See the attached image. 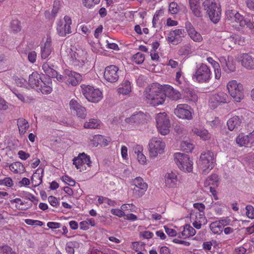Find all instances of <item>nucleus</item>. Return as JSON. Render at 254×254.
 Returning <instances> with one entry per match:
<instances>
[{"label": "nucleus", "instance_id": "obj_12", "mask_svg": "<svg viewBox=\"0 0 254 254\" xmlns=\"http://www.w3.org/2000/svg\"><path fill=\"white\" fill-rule=\"evenodd\" d=\"M91 163L90 156L85 153H79L73 159V164L80 172L89 170L91 167Z\"/></svg>", "mask_w": 254, "mask_h": 254}, {"label": "nucleus", "instance_id": "obj_9", "mask_svg": "<svg viewBox=\"0 0 254 254\" xmlns=\"http://www.w3.org/2000/svg\"><path fill=\"white\" fill-rule=\"evenodd\" d=\"M156 127L159 133L163 135L168 134L170 132L171 124L169 118L166 113H160L155 117Z\"/></svg>", "mask_w": 254, "mask_h": 254}, {"label": "nucleus", "instance_id": "obj_47", "mask_svg": "<svg viewBox=\"0 0 254 254\" xmlns=\"http://www.w3.org/2000/svg\"><path fill=\"white\" fill-rule=\"evenodd\" d=\"M193 144L188 141H183L181 142L180 147L181 149L186 152H190L193 149Z\"/></svg>", "mask_w": 254, "mask_h": 254}, {"label": "nucleus", "instance_id": "obj_42", "mask_svg": "<svg viewBox=\"0 0 254 254\" xmlns=\"http://www.w3.org/2000/svg\"><path fill=\"white\" fill-rule=\"evenodd\" d=\"M118 93L120 94L127 95L131 91L130 82L128 80H126L122 84V86L118 88Z\"/></svg>", "mask_w": 254, "mask_h": 254}, {"label": "nucleus", "instance_id": "obj_39", "mask_svg": "<svg viewBox=\"0 0 254 254\" xmlns=\"http://www.w3.org/2000/svg\"><path fill=\"white\" fill-rule=\"evenodd\" d=\"M45 73L50 78L51 76L56 75L57 71L54 69V65L48 62L45 63L42 66Z\"/></svg>", "mask_w": 254, "mask_h": 254}, {"label": "nucleus", "instance_id": "obj_48", "mask_svg": "<svg viewBox=\"0 0 254 254\" xmlns=\"http://www.w3.org/2000/svg\"><path fill=\"white\" fill-rule=\"evenodd\" d=\"M78 246V243L75 241L69 242L67 243L65 250L68 254H74V248Z\"/></svg>", "mask_w": 254, "mask_h": 254}, {"label": "nucleus", "instance_id": "obj_28", "mask_svg": "<svg viewBox=\"0 0 254 254\" xmlns=\"http://www.w3.org/2000/svg\"><path fill=\"white\" fill-rule=\"evenodd\" d=\"M230 43H231V44H229L228 46L230 48L232 47L233 46L236 44L243 45L245 43V39L241 35L233 34L229 38L225 40L224 44H229Z\"/></svg>", "mask_w": 254, "mask_h": 254}, {"label": "nucleus", "instance_id": "obj_59", "mask_svg": "<svg viewBox=\"0 0 254 254\" xmlns=\"http://www.w3.org/2000/svg\"><path fill=\"white\" fill-rule=\"evenodd\" d=\"M25 223L28 225H38L42 226L43 222L41 221L35 220L31 219H26L24 220Z\"/></svg>", "mask_w": 254, "mask_h": 254}, {"label": "nucleus", "instance_id": "obj_64", "mask_svg": "<svg viewBox=\"0 0 254 254\" xmlns=\"http://www.w3.org/2000/svg\"><path fill=\"white\" fill-rule=\"evenodd\" d=\"M250 147L254 146V129L248 134Z\"/></svg>", "mask_w": 254, "mask_h": 254}, {"label": "nucleus", "instance_id": "obj_57", "mask_svg": "<svg viewBox=\"0 0 254 254\" xmlns=\"http://www.w3.org/2000/svg\"><path fill=\"white\" fill-rule=\"evenodd\" d=\"M193 207L197 210H195L196 212L204 213L205 206L202 203H195L193 204Z\"/></svg>", "mask_w": 254, "mask_h": 254}, {"label": "nucleus", "instance_id": "obj_61", "mask_svg": "<svg viewBox=\"0 0 254 254\" xmlns=\"http://www.w3.org/2000/svg\"><path fill=\"white\" fill-rule=\"evenodd\" d=\"M207 123L213 128L217 127L220 124V120L218 117H215L212 121H207Z\"/></svg>", "mask_w": 254, "mask_h": 254}, {"label": "nucleus", "instance_id": "obj_44", "mask_svg": "<svg viewBox=\"0 0 254 254\" xmlns=\"http://www.w3.org/2000/svg\"><path fill=\"white\" fill-rule=\"evenodd\" d=\"M10 29L11 33L16 34L21 30V22L18 19H13L10 22Z\"/></svg>", "mask_w": 254, "mask_h": 254}, {"label": "nucleus", "instance_id": "obj_50", "mask_svg": "<svg viewBox=\"0 0 254 254\" xmlns=\"http://www.w3.org/2000/svg\"><path fill=\"white\" fill-rule=\"evenodd\" d=\"M13 185V181L10 177H5L3 179H0V186L12 188Z\"/></svg>", "mask_w": 254, "mask_h": 254}, {"label": "nucleus", "instance_id": "obj_32", "mask_svg": "<svg viewBox=\"0 0 254 254\" xmlns=\"http://www.w3.org/2000/svg\"><path fill=\"white\" fill-rule=\"evenodd\" d=\"M10 202L11 204L15 203L16 208L20 210H26L32 205L31 203H28L18 197L10 200Z\"/></svg>", "mask_w": 254, "mask_h": 254}, {"label": "nucleus", "instance_id": "obj_23", "mask_svg": "<svg viewBox=\"0 0 254 254\" xmlns=\"http://www.w3.org/2000/svg\"><path fill=\"white\" fill-rule=\"evenodd\" d=\"M185 31L182 29H176L171 31L168 36L167 40L174 45H177L182 41Z\"/></svg>", "mask_w": 254, "mask_h": 254}, {"label": "nucleus", "instance_id": "obj_20", "mask_svg": "<svg viewBox=\"0 0 254 254\" xmlns=\"http://www.w3.org/2000/svg\"><path fill=\"white\" fill-rule=\"evenodd\" d=\"M86 53L82 50H77L71 54V61L73 65L82 66L86 60Z\"/></svg>", "mask_w": 254, "mask_h": 254}, {"label": "nucleus", "instance_id": "obj_7", "mask_svg": "<svg viewBox=\"0 0 254 254\" xmlns=\"http://www.w3.org/2000/svg\"><path fill=\"white\" fill-rule=\"evenodd\" d=\"M148 146L150 157L155 158L164 153L166 144L161 138L153 137L150 140Z\"/></svg>", "mask_w": 254, "mask_h": 254}, {"label": "nucleus", "instance_id": "obj_41", "mask_svg": "<svg viewBox=\"0 0 254 254\" xmlns=\"http://www.w3.org/2000/svg\"><path fill=\"white\" fill-rule=\"evenodd\" d=\"M46 83L47 84V86L42 85L41 84L38 89H40L42 93L49 94L53 91L52 79L49 77L46 78Z\"/></svg>", "mask_w": 254, "mask_h": 254}, {"label": "nucleus", "instance_id": "obj_1", "mask_svg": "<svg viewBox=\"0 0 254 254\" xmlns=\"http://www.w3.org/2000/svg\"><path fill=\"white\" fill-rule=\"evenodd\" d=\"M144 95L146 102L153 106L163 104L166 99L162 86L157 83L152 84L151 87L145 91Z\"/></svg>", "mask_w": 254, "mask_h": 254}, {"label": "nucleus", "instance_id": "obj_58", "mask_svg": "<svg viewBox=\"0 0 254 254\" xmlns=\"http://www.w3.org/2000/svg\"><path fill=\"white\" fill-rule=\"evenodd\" d=\"M246 215L251 219L254 218V207L252 205H247L246 207Z\"/></svg>", "mask_w": 254, "mask_h": 254}, {"label": "nucleus", "instance_id": "obj_14", "mask_svg": "<svg viewBox=\"0 0 254 254\" xmlns=\"http://www.w3.org/2000/svg\"><path fill=\"white\" fill-rule=\"evenodd\" d=\"M230 102V99L227 93L220 91L212 94L209 100L210 107L215 109L223 104H228Z\"/></svg>", "mask_w": 254, "mask_h": 254}, {"label": "nucleus", "instance_id": "obj_26", "mask_svg": "<svg viewBox=\"0 0 254 254\" xmlns=\"http://www.w3.org/2000/svg\"><path fill=\"white\" fill-rule=\"evenodd\" d=\"M53 49L52 46V38L50 36H47L46 41L44 45H42L41 47L42 59H47L51 55Z\"/></svg>", "mask_w": 254, "mask_h": 254}, {"label": "nucleus", "instance_id": "obj_22", "mask_svg": "<svg viewBox=\"0 0 254 254\" xmlns=\"http://www.w3.org/2000/svg\"><path fill=\"white\" fill-rule=\"evenodd\" d=\"M180 180L176 172L171 171L166 173L164 176L165 186L170 189L175 188L177 187Z\"/></svg>", "mask_w": 254, "mask_h": 254}, {"label": "nucleus", "instance_id": "obj_38", "mask_svg": "<svg viewBox=\"0 0 254 254\" xmlns=\"http://www.w3.org/2000/svg\"><path fill=\"white\" fill-rule=\"evenodd\" d=\"M17 125L20 135L24 134L29 127L28 122L23 118H19L17 120Z\"/></svg>", "mask_w": 254, "mask_h": 254}, {"label": "nucleus", "instance_id": "obj_16", "mask_svg": "<svg viewBox=\"0 0 254 254\" xmlns=\"http://www.w3.org/2000/svg\"><path fill=\"white\" fill-rule=\"evenodd\" d=\"M120 70L115 65H110L105 67L103 75L104 79L108 82L115 83L119 78Z\"/></svg>", "mask_w": 254, "mask_h": 254}, {"label": "nucleus", "instance_id": "obj_18", "mask_svg": "<svg viewBox=\"0 0 254 254\" xmlns=\"http://www.w3.org/2000/svg\"><path fill=\"white\" fill-rule=\"evenodd\" d=\"M190 107L187 104L178 105L174 110V114L182 119L191 120L192 119L191 112Z\"/></svg>", "mask_w": 254, "mask_h": 254}, {"label": "nucleus", "instance_id": "obj_24", "mask_svg": "<svg viewBox=\"0 0 254 254\" xmlns=\"http://www.w3.org/2000/svg\"><path fill=\"white\" fill-rule=\"evenodd\" d=\"M185 28L190 38L195 42H200L202 41L201 34L196 31L192 24L187 21L185 23Z\"/></svg>", "mask_w": 254, "mask_h": 254}, {"label": "nucleus", "instance_id": "obj_54", "mask_svg": "<svg viewBox=\"0 0 254 254\" xmlns=\"http://www.w3.org/2000/svg\"><path fill=\"white\" fill-rule=\"evenodd\" d=\"M81 106L77 101L75 99H71L69 102V106L71 112H75Z\"/></svg>", "mask_w": 254, "mask_h": 254}, {"label": "nucleus", "instance_id": "obj_25", "mask_svg": "<svg viewBox=\"0 0 254 254\" xmlns=\"http://www.w3.org/2000/svg\"><path fill=\"white\" fill-rule=\"evenodd\" d=\"M163 92L166 96L172 100H178L181 97V94L179 91L175 89L172 86L169 85H164L162 86Z\"/></svg>", "mask_w": 254, "mask_h": 254}, {"label": "nucleus", "instance_id": "obj_13", "mask_svg": "<svg viewBox=\"0 0 254 254\" xmlns=\"http://www.w3.org/2000/svg\"><path fill=\"white\" fill-rule=\"evenodd\" d=\"M226 15L229 23L235 29H240L246 24L244 17L234 10L226 11Z\"/></svg>", "mask_w": 254, "mask_h": 254}, {"label": "nucleus", "instance_id": "obj_5", "mask_svg": "<svg viewBox=\"0 0 254 254\" xmlns=\"http://www.w3.org/2000/svg\"><path fill=\"white\" fill-rule=\"evenodd\" d=\"M211 78V71L209 67L206 64L201 63L196 68L192 76L194 81L199 83H207Z\"/></svg>", "mask_w": 254, "mask_h": 254}, {"label": "nucleus", "instance_id": "obj_19", "mask_svg": "<svg viewBox=\"0 0 254 254\" xmlns=\"http://www.w3.org/2000/svg\"><path fill=\"white\" fill-rule=\"evenodd\" d=\"M190 220L193 227L197 229H200L202 224H205L206 219L204 213L196 212L193 210L190 214Z\"/></svg>", "mask_w": 254, "mask_h": 254}, {"label": "nucleus", "instance_id": "obj_37", "mask_svg": "<svg viewBox=\"0 0 254 254\" xmlns=\"http://www.w3.org/2000/svg\"><path fill=\"white\" fill-rule=\"evenodd\" d=\"M237 144L240 147H250L248 135L240 133L236 139Z\"/></svg>", "mask_w": 254, "mask_h": 254}, {"label": "nucleus", "instance_id": "obj_4", "mask_svg": "<svg viewBox=\"0 0 254 254\" xmlns=\"http://www.w3.org/2000/svg\"><path fill=\"white\" fill-rule=\"evenodd\" d=\"M174 161L180 170L188 173L192 171L193 163L188 154L177 152L174 154Z\"/></svg>", "mask_w": 254, "mask_h": 254}, {"label": "nucleus", "instance_id": "obj_52", "mask_svg": "<svg viewBox=\"0 0 254 254\" xmlns=\"http://www.w3.org/2000/svg\"><path fill=\"white\" fill-rule=\"evenodd\" d=\"M100 0H83V5L87 8H91L98 4Z\"/></svg>", "mask_w": 254, "mask_h": 254}, {"label": "nucleus", "instance_id": "obj_17", "mask_svg": "<svg viewBox=\"0 0 254 254\" xmlns=\"http://www.w3.org/2000/svg\"><path fill=\"white\" fill-rule=\"evenodd\" d=\"M64 81L68 86H75L82 80V77L80 74L68 69L64 70Z\"/></svg>", "mask_w": 254, "mask_h": 254}, {"label": "nucleus", "instance_id": "obj_62", "mask_svg": "<svg viewBox=\"0 0 254 254\" xmlns=\"http://www.w3.org/2000/svg\"><path fill=\"white\" fill-rule=\"evenodd\" d=\"M165 232L170 237H174L177 235L178 236L179 234H177L176 231L172 228H170L167 226H164Z\"/></svg>", "mask_w": 254, "mask_h": 254}, {"label": "nucleus", "instance_id": "obj_40", "mask_svg": "<svg viewBox=\"0 0 254 254\" xmlns=\"http://www.w3.org/2000/svg\"><path fill=\"white\" fill-rule=\"evenodd\" d=\"M218 176L213 174L209 176L204 182V186H212L213 187H217L218 185Z\"/></svg>", "mask_w": 254, "mask_h": 254}, {"label": "nucleus", "instance_id": "obj_53", "mask_svg": "<svg viewBox=\"0 0 254 254\" xmlns=\"http://www.w3.org/2000/svg\"><path fill=\"white\" fill-rule=\"evenodd\" d=\"M169 9L172 14H174L178 12L179 7L177 3L172 2L169 4Z\"/></svg>", "mask_w": 254, "mask_h": 254}, {"label": "nucleus", "instance_id": "obj_3", "mask_svg": "<svg viewBox=\"0 0 254 254\" xmlns=\"http://www.w3.org/2000/svg\"><path fill=\"white\" fill-rule=\"evenodd\" d=\"M214 154L210 151L202 152L198 162V166L202 174H207L214 167Z\"/></svg>", "mask_w": 254, "mask_h": 254}, {"label": "nucleus", "instance_id": "obj_56", "mask_svg": "<svg viewBox=\"0 0 254 254\" xmlns=\"http://www.w3.org/2000/svg\"><path fill=\"white\" fill-rule=\"evenodd\" d=\"M62 180L65 184H68L69 186H73L75 185V181L68 175H64L62 177Z\"/></svg>", "mask_w": 254, "mask_h": 254}, {"label": "nucleus", "instance_id": "obj_29", "mask_svg": "<svg viewBox=\"0 0 254 254\" xmlns=\"http://www.w3.org/2000/svg\"><path fill=\"white\" fill-rule=\"evenodd\" d=\"M183 97L189 103H195L197 101L198 96L194 89L186 88L184 90Z\"/></svg>", "mask_w": 254, "mask_h": 254}, {"label": "nucleus", "instance_id": "obj_33", "mask_svg": "<svg viewBox=\"0 0 254 254\" xmlns=\"http://www.w3.org/2000/svg\"><path fill=\"white\" fill-rule=\"evenodd\" d=\"M192 132L203 140H209L211 137L208 131L202 127H193L192 129Z\"/></svg>", "mask_w": 254, "mask_h": 254}, {"label": "nucleus", "instance_id": "obj_60", "mask_svg": "<svg viewBox=\"0 0 254 254\" xmlns=\"http://www.w3.org/2000/svg\"><path fill=\"white\" fill-rule=\"evenodd\" d=\"M111 212L114 215L117 216L119 217H122L125 216V212L122 210V209L113 208L111 210Z\"/></svg>", "mask_w": 254, "mask_h": 254}, {"label": "nucleus", "instance_id": "obj_55", "mask_svg": "<svg viewBox=\"0 0 254 254\" xmlns=\"http://www.w3.org/2000/svg\"><path fill=\"white\" fill-rule=\"evenodd\" d=\"M0 253L5 254H14L15 253L12 251L11 247L5 245L3 247H0Z\"/></svg>", "mask_w": 254, "mask_h": 254}, {"label": "nucleus", "instance_id": "obj_46", "mask_svg": "<svg viewBox=\"0 0 254 254\" xmlns=\"http://www.w3.org/2000/svg\"><path fill=\"white\" fill-rule=\"evenodd\" d=\"M99 121L97 119H91L88 122L84 123V127L85 128H96L99 125Z\"/></svg>", "mask_w": 254, "mask_h": 254}, {"label": "nucleus", "instance_id": "obj_2", "mask_svg": "<svg viewBox=\"0 0 254 254\" xmlns=\"http://www.w3.org/2000/svg\"><path fill=\"white\" fill-rule=\"evenodd\" d=\"M202 5L211 21L217 23L220 19L221 6L217 0H205Z\"/></svg>", "mask_w": 254, "mask_h": 254}, {"label": "nucleus", "instance_id": "obj_34", "mask_svg": "<svg viewBox=\"0 0 254 254\" xmlns=\"http://www.w3.org/2000/svg\"><path fill=\"white\" fill-rule=\"evenodd\" d=\"M43 169L38 168L33 174L31 180L34 187L38 186L42 182Z\"/></svg>", "mask_w": 254, "mask_h": 254}, {"label": "nucleus", "instance_id": "obj_21", "mask_svg": "<svg viewBox=\"0 0 254 254\" xmlns=\"http://www.w3.org/2000/svg\"><path fill=\"white\" fill-rule=\"evenodd\" d=\"M221 66L225 72L230 73L233 72L236 69L235 61L232 57H228L226 59L224 57H221L219 59Z\"/></svg>", "mask_w": 254, "mask_h": 254}, {"label": "nucleus", "instance_id": "obj_11", "mask_svg": "<svg viewBox=\"0 0 254 254\" xmlns=\"http://www.w3.org/2000/svg\"><path fill=\"white\" fill-rule=\"evenodd\" d=\"M71 24V18L67 15L64 16L63 19H59L56 23L57 33L61 37H65L70 34L72 32Z\"/></svg>", "mask_w": 254, "mask_h": 254}, {"label": "nucleus", "instance_id": "obj_49", "mask_svg": "<svg viewBox=\"0 0 254 254\" xmlns=\"http://www.w3.org/2000/svg\"><path fill=\"white\" fill-rule=\"evenodd\" d=\"M145 60L144 55L140 52H138L134 54L132 58V62L136 64H142Z\"/></svg>", "mask_w": 254, "mask_h": 254}, {"label": "nucleus", "instance_id": "obj_30", "mask_svg": "<svg viewBox=\"0 0 254 254\" xmlns=\"http://www.w3.org/2000/svg\"><path fill=\"white\" fill-rule=\"evenodd\" d=\"M243 119L242 116L239 117L238 116H233L229 119L227 123L228 129L232 131L239 128L241 125Z\"/></svg>", "mask_w": 254, "mask_h": 254}, {"label": "nucleus", "instance_id": "obj_27", "mask_svg": "<svg viewBox=\"0 0 254 254\" xmlns=\"http://www.w3.org/2000/svg\"><path fill=\"white\" fill-rule=\"evenodd\" d=\"M42 82V78L37 72H33L29 76L28 83L32 88H39Z\"/></svg>", "mask_w": 254, "mask_h": 254}, {"label": "nucleus", "instance_id": "obj_45", "mask_svg": "<svg viewBox=\"0 0 254 254\" xmlns=\"http://www.w3.org/2000/svg\"><path fill=\"white\" fill-rule=\"evenodd\" d=\"M190 5V8L193 14L197 17H200L202 16L200 3L193 4Z\"/></svg>", "mask_w": 254, "mask_h": 254}, {"label": "nucleus", "instance_id": "obj_8", "mask_svg": "<svg viewBox=\"0 0 254 254\" xmlns=\"http://www.w3.org/2000/svg\"><path fill=\"white\" fill-rule=\"evenodd\" d=\"M227 89L230 95L235 101L240 102L244 98V89L242 84L235 80L230 81L227 85Z\"/></svg>", "mask_w": 254, "mask_h": 254}, {"label": "nucleus", "instance_id": "obj_43", "mask_svg": "<svg viewBox=\"0 0 254 254\" xmlns=\"http://www.w3.org/2000/svg\"><path fill=\"white\" fill-rule=\"evenodd\" d=\"M209 228L211 232L214 234H220L222 231V225L218 221L213 222L209 225Z\"/></svg>", "mask_w": 254, "mask_h": 254}, {"label": "nucleus", "instance_id": "obj_6", "mask_svg": "<svg viewBox=\"0 0 254 254\" xmlns=\"http://www.w3.org/2000/svg\"><path fill=\"white\" fill-rule=\"evenodd\" d=\"M80 87L83 95L89 101L98 103L102 99L103 93L99 89L86 84H81Z\"/></svg>", "mask_w": 254, "mask_h": 254}, {"label": "nucleus", "instance_id": "obj_35", "mask_svg": "<svg viewBox=\"0 0 254 254\" xmlns=\"http://www.w3.org/2000/svg\"><path fill=\"white\" fill-rule=\"evenodd\" d=\"M196 233V231L190 225L186 224L184 226V230L181 234L178 235L179 238L186 239L190 237L194 236Z\"/></svg>", "mask_w": 254, "mask_h": 254}, {"label": "nucleus", "instance_id": "obj_15", "mask_svg": "<svg viewBox=\"0 0 254 254\" xmlns=\"http://www.w3.org/2000/svg\"><path fill=\"white\" fill-rule=\"evenodd\" d=\"M132 185L134 186L131 189L133 196L136 198L141 197L148 189L147 184L140 177H136L133 179Z\"/></svg>", "mask_w": 254, "mask_h": 254}, {"label": "nucleus", "instance_id": "obj_31", "mask_svg": "<svg viewBox=\"0 0 254 254\" xmlns=\"http://www.w3.org/2000/svg\"><path fill=\"white\" fill-rule=\"evenodd\" d=\"M242 65L245 68L252 69L254 68V58L248 54H243L241 57Z\"/></svg>", "mask_w": 254, "mask_h": 254}, {"label": "nucleus", "instance_id": "obj_63", "mask_svg": "<svg viewBox=\"0 0 254 254\" xmlns=\"http://www.w3.org/2000/svg\"><path fill=\"white\" fill-rule=\"evenodd\" d=\"M48 200L50 204L54 207L57 206L59 204L57 198L54 196L51 195L49 196Z\"/></svg>", "mask_w": 254, "mask_h": 254}, {"label": "nucleus", "instance_id": "obj_10", "mask_svg": "<svg viewBox=\"0 0 254 254\" xmlns=\"http://www.w3.org/2000/svg\"><path fill=\"white\" fill-rule=\"evenodd\" d=\"M149 119V115L141 111H139L134 113L130 117L127 118L125 120V123L129 127H132L147 123Z\"/></svg>", "mask_w": 254, "mask_h": 254}, {"label": "nucleus", "instance_id": "obj_36", "mask_svg": "<svg viewBox=\"0 0 254 254\" xmlns=\"http://www.w3.org/2000/svg\"><path fill=\"white\" fill-rule=\"evenodd\" d=\"M10 170L14 174H22L25 172V167L20 162H15L9 164Z\"/></svg>", "mask_w": 254, "mask_h": 254}, {"label": "nucleus", "instance_id": "obj_51", "mask_svg": "<svg viewBox=\"0 0 254 254\" xmlns=\"http://www.w3.org/2000/svg\"><path fill=\"white\" fill-rule=\"evenodd\" d=\"M73 113L75 114L78 117L81 119H84L86 116V109L82 106L79 107Z\"/></svg>", "mask_w": 254, "mask_h": 254}]
</instances>
